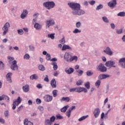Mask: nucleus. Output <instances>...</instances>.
Returning <instances> with one entry per match:
<instances>
[{"instance_id":"5701e85b","label":"nucleus","mask_w":125,"mask_h":125,"mask_svg":"<svg viewBox=\"0 0 125 125\" xmlns=\"http://www.w3.org/2000/svg\"><path fill=\"white\" fill-rule=\"evenodd\" d=\"M24 125H34V124L28 120L27 119H24L23 121Z\"/></svg>"},{"instance_id":"1a4fd4ad","label":"nucleus","mask_w":125,"mask_h":125,"mask_svg":"<svg viewBox=\"0 0 125 125\" xmlns=\"http://www.w3.org/2000/svg\"><path fill=\"white\" fill-rule=\"evenodd\" d=\"M108 6L112 9L117 5V0H112L107 3Z\"/></svg>"},{"instance_id":"dca6fc26","label":"nucleus","mask_w":125,"mask_h":125,"mask_svg":"<svg viewBox=\"0 0 125 125\" xmlns=\"http://www.w3.org/2000/svg\"><path fill=\"white\" fill-rule=\"evenodd\" d=\"M28 13V10L26 9L23 10L22 13L21 15V19H25V18L27 17Z\"/></svg>"},{"instance_id":"ea45409f","label":"nucleus","mask_w":125,"mask_h":125,"mask_svg":"<svg viewBox=\"0 0 125 125\" xmlns=\"http://www.w3.org/2000/svg\"><path fill=\"white\" fill-rule=\"evenodd\" d=\"M55 35V34L53 33V34H48V38H49L50 39H51V40H54V35Z\"/></svg>"},{"instance_id":"f8f14e48","label":"nucleus","mask_w":125,"mask_h":125,"mask_svg":"<svg viewBox=\"0 0 125 125\" xmlns=\"http://www.w3.org/2000/svg\"><path fill=\"white\" fill-rule=\"evenodd\" d=\"M104 52L107 54V55H109V56H112L113 55V51L111 50V48L109 47H107L104 50Z\"/></svg>"},{"instance_id":"774afa93","label":"nucleus","mask_w":125,"mask_h":125,"mask_svg":"<svg viewBox=\"0 0 125 125\" xmlns=\"http://www.w3.org/2000/svg\"><path fill=\"white\" fill-rule=\"evenodd\" d=\"M11 76H12V73H8L7 75H6V78H11Z\"/></svg>"},{"instance_id":"423d86ee","label":"nucleus","mask_w":125,"mask_h":125,"mask_svg":"<svg viewBox=\"0 0 125 125\" xmlns=\"http://www.w3.org/2000/svg\"><path fill=\"white\" fill-rule=\"evenodd\" d=\"M21 98H20V97H19L17 100L13 101L12 107L13 110H15V109H16V106H18V105L21 103Z\"/></svg>"},{"instance_id":"a19ab883","label":"nucleus","mask_w":125,"mask_h":125,"mask_svg":"<svg viewBox=\"0 0 125 125\" xmlns=\"http://www.w3.org/2000/svg\"><path fill=\"white\" fill-rule=\"evenodd\" d=\"M77 72L78 73V76L79 77H81L83 74V71L82 70H77Z\"/></svg>"},{"instance_id":"0e129e2a","label":"nucleus","mask_w":125,"mask_h":125,"mask_svg":"<svg viewBox=\"0 0 125 125\" xmlns=\"http://www.w3.org/2000/svg\"><path fill=\"white\" fill-rule=\"evenodd\" d=\"M36 87H37V88H39V89H41V88H42V84H38L36 85Z\"/></svg>"},{"instance_id":"c9c22d12","label":"nucleus","mask_w":125,"mask_h":125,"mask_svg":"<svg viewBox=\"0 0 125 125\" xmlns=\"http://www.w3.org/2000/svg\"><path fill=\"white\" fill-rule=\"evenodd\" d=\"M56 120H62L64 119L63 116H61L60 114H58L56 116Z\"/></svg>"},{"instance_id":"09e8293b","label":"nucleus","mask_w":125,"mask_h":125,"mask_svg":"<svg viewBox=\"0 0 125 125\" xmlns=\"http://www.w3.org/2000/svg\"><path fill=\"white\" fill-rule=\"evenodd\" d=\"M116 33H117L118 35H120V34H123V29H117V30H116Z\"/></svg>"},{"instance_id":"bf43d9fd","label":"nucleus","mask_w":125,"mask_h":125,"mask_svg":"<svg viewBox=\"0 0 125 125\" xmlns=\"http://www.w3.org/2000/svg\"><path fill=\"white\" fill-rule=\"evenodd\" d=\"M4 100H6L7 102H9V97L5 95H4Z\"/></svg>"},{"instance_id":"338daca9","label":"nucleus","mask_w":125,"mask_h":125,"mask_svg":"<svg viewBox=\"0 0 125 125\" xmlns=\"http://www.w3.org/2000/svg\"><path fill=\"white\" fill-rule=\"evenodd\" d=\"M38 109L41 111V112H42L43 111V106H38Z\"/></svg>"},{"instance_id":"4468645a","label":"nucleus","mask_w":125,"mask_h":125,"mask_svg":"<svg viewBox=\"0 0 125 125\" xmlns=\"http://www.w3.org/2000/svg\"><path fill=\"white\" fill-rule=\"evenodd\" d=\"M44 100L46 102H50L52 101V96H50L49 95H45L44 97Z\"/></svg>"},{"instance_id":"f257e3e1","label":"nucleus","mask_w":125,"mask_h":125,"mask_svg":"<svg viewBox=\"0 0 125 125\" xmlns=\"http://www.w3.org/2000/svg\"><path fill=\"white\" fill-rule=\"evenodd\" d=\"M64 59L66 62H73L74 61L77 62L78 61V57L77 56L73 57L70 53L66 52L64 55Z\"/></svg>"},{"instance_id":"4c0bfd02","label":"nucleus","mask_w":125,"mask_h":125,"mask_svg":"<svg viewBox=\"0 0 125 125\" xmlns=\"http://www.w3.org/2000/svg\"><path fill=\"white\" fill-rule=\"evenodd\" d=\"M56 119V117L54 116H52L50 118V121L51 123H54L55 122V120Z\"/></svg>"},{"instance_id":"c85d7f7f","label":"nucleus","mask_w":125,"mask_h":125,"mask_svg":"<svg viewBox=\"0 0 125 125\" xmlns=\"http://www.w3.org/2000/svg\"><path fill=\"white\" fill-rule=\"evenodd\" d=\"M51 65L53 66V69L55 71H56V70H57V69H58V66L57 65V63H56V62H52Z\"/></svg>"},{"instance_id":"58836bf2","label":"nucleus","mask_w":125,"mask_h":125,"mask_svg":"<svg viewBox=\"0 0 125 125\" xmlns=\"http://www.w3.org/2000/svg\"><path fill=\"white\" fill-rule=\"evenodd\" d=\"M101 84V81L100 80H99L97 81L95 83V86H98V87H99V86H100Z\"/></svg>"},{"instance_id":"6ab92c4d","label":"nucleus","mask_w":125,"mask_h":125,"mask_svg":"<svg viewBox=\"0 0 125 125\" xmlns=\"http://www.w3.org/2000/svg\"><path fill=\"white\" fill-rule=\"evenodd\" d=\"M107 78H110V75L107 74H100L99 77V80H104L107 79Z\"/></svg>"},{"instance_id":"473e14b6","label":"nucleus","mask_w":125,"mask_h":125,"mask_svg":"<svg viewBox=\"0 0 125 125\" xmlns=\"http://www.w3.org/2000/svg\"><path fill=\"white\" fill-rule=\"evenodd\" d=\"M86 75L88 77H91L93 75V72L91 70H88L86 72Z\"/></svg>"},{"instance_id":"6e6d98bb","label":"nucleus","mask_w":125,"mask_h":125,"mask_svg":"<svg viewBox=\"0 0 125 125\" xmlns=\"http://www.w3.org/2000/svg\"><path fill=\"white\" fill-rule=\"evenodd\" d=\"M29 49L31 51H35V47L33 45L29 46Z\"/></svg>"},{"instance_id":"f704fd0d","label":"nucleus","mask_w":125,"mask_h":125,"mask_svg":"<svg viewBox=\"0 0 125 125\" xmlns=\"http://www.w3.org/2000/svg\"><path fill=\"white\" fill-rule=\"evenodd\" d=\"M4 69V64L1 61H0V70H3Z\"/></svg>"},{"instance_id":"603ef678","label":"nucleus","mask_w":125,"mask_h":125,"mask_svg":"<svg viewBox=\"0 0 125 125\" xmlns=\"http://www.w3.org/2000/svg\"><path fill=\"white\" fill-rule=\"evenodd\" d=\"M60 42L62 43V44H64L66 42L65 41V37H63L62 40L60 41Z\"/></svg>"},{"instance_id":"412c9836","label":"nucleus","mask_w":125,"mask_h":125,"mask_svg":"<svg viewBox=\"0 0 125 125\" xmlns=\"http://www.w3.org/2000/svg\"><path fill=\"white\" fill-rule=\"evenodd\" d=\"M22 90H23L24 92H28L29 90H30V86L28 84H26L22 87Z\"/></svg>"},{"instance_id":"9b49d317","label":"nucleus","mask_w":125,"mask_h":125,"mask_svg":"<svg viewBox=\"0 0 125 125\" xmlns=\"http://www.w3.org/2000/svg\"><path fill=\"white\" fill-rule=\"evenodd\" d=\"M17 61L16 60H14L12 62V65L11 66V70L13 71H16L18 70V66H17Z\"/></svg>"},{"instance_id":"a211bd4d","label":"nucleus","mask_w":125,"mask_h":125,"mask_svg":"<svg viewBox=\"0 0 125 125\" xmlns=\"http://www.w3.org/2000/svg\"><path fill=\"white\" fill-rule=\"evenodd\" d=\"M64 71L65 73H66V74H68V75L74 73V69L72 67L65 68Z\"/></svg>"},{"instance_id":"72a5a7b5","label":"nucleus","mask_w":125,"mask_h":125,"mask_svg":"<svg viewBox=\"0 0 125 125\" xmlns=\"http://www.w3.org/2000/svg\"><path fill=\"white\" fill-rule=\"evenodd\" d=\"M103 21L104 22V23H109V19H108V18L107 17H102Z\"/></svg>"},{"instance_id":"13d9d810","label":"nucleus","mask_w":125,"mask_h":125,"mask_svg":"<svg viewBox=\"0 0 125 125\" xmlns=\"http://www.w3.org/2000/svg\"><path fill=\"white\" fill-rule=\"evenodd\" d=\"M70 92H77L76 88H72L69 89Z\"/></svg>"},{"instance_id":"e2e57ef3","label":"nucleus","mask_w":125,"mask_h":125,"mask_svg":"<svg viewBox=\"0 0 125 125\" xmlns=\"http://www.w3.org/2000/svg\"><path fill=\"white\" fill-rule=\"evenodd\" d=\"M36 101L37 104H41V103H42V100H41V99H37L36 100Z\"/></svg>"},{"instance_id":"0eeeda50","label":"nucleus","mask_w":125,"mask_h":125,"mask_svg":"<svg viewBox=\"0 0 125 125\" xmlns=\"http://www.w3.org/2000/svg\"><path fill=\"white\" fill-rule=\"evenodd\" d=\"M97 69L100 72H107V68L104 66L103 63H100L97 67Z\"/></svg>"},{"instance_id":"5fc2aeb1","label":"nucleus","mask_w":125,"mask_h":125,"mask_svg":"<svg viewBox=\"0 0 125 125\" xmlns=\"http://www.w3.org/2000/svg\"><path fill=\"white\" fill-rule=\"evenodd\" d=\"M18 34H19V35H23V34H24V32L22 29H19L18 30Z\"/></svg>"},{"instance_id":"69168bd1","label":"nucleus","mask_w":125,"mask_h":125,"mask_svg":"<svg viewBox=\"0 0 125 125\" xmlns=\"http://www.w3.org/2000/svg\"><path fill=\"white\" fill-rule=\"evenodd\" d=\"M8 114H9L8 110H6L4 112L5 117H8Z\"/></svg>"},{"instance_id":"9d476101","label":"nucleus","mask_w":125,"mask_h":125,"mask_svg":"<svg viewBox=\"0 0 125 125\" xmlns=\"http://www.w3.org/2000/svg\"><path fill=\"white\" fill-rule=\"evenodd\" d=\"M83 14H85V11L81 9V8H79L78 10L73 14V15H78L79 16H81V15H83Z\"/></svg>"},{"instance_id":"864d4df0","label":"nucleus","mask_w":125,"mask_h":125,"mask_svg":"<svg viewBox=\"0 0 125 125\" xmlns=\"http://www.w3.org/2000/svg\"><path fill=\"white\" fill-rule=\"evenodd\" d=\"M89 4H90V5H94V4H95V0H92L90 1H89Z\"/></svg>"},{"instance_id":"b1692460","label":"nucleus","mask_w":125,"mask_h":125,"mask_svg":"<svg viewBox=\"0 0 125 125\" xmlns=\"http://www.w3.org/2000/svg\"><path fill=\"white\" fill-rule=\"evenodd\" d=\"M67 49H70L71 50H72V48L68 45L64 44L62 46V50L64 51L67 50Z\"/></svg>"},{"instance_id":"8fccbe9b","label":"nucleus","mask_w":125,"mask_h":125,"mask_svg":"<svg viewBox=\"0 0 125 125\" xmlns=\"http://www.w3.org/2000/svg\"><path fill=\"white\" fill-rule=\"evenodd\" d=\"M82 25V23L81 22L78 21L76 23V28H81V26Z\"/></svg>"},{"instance_id":"20e7f679","label":"nucleus","mask_w":125,"mask_h":125,"mask_svg":"<svg viewBox=\"0 0 125 125\" xmlns=\"http://www.w3.org/2000/svg\"><path fill=\"white\" fill-rule=\"evenodd\" d=\"M46 29H49L50 27L55 25V21L52 18L46 20L45 21Z\"/></svg>"},{"instance_id":"393cba45","label":"nucleus","mask_w":125,"mask_h":125,"mask_svg":"<svg viewBox=\"0 0 125 125\" xmlns=\"http://www.w3.org/2000/svg\"><path fill=\"white\" fill-rule=\"evenodd\" d=\"M38 68L40 71H42V72L45 71V67H44L42 64L38 65Z\"/></svg>"},{"instance_id":"de8ad7c7","label":"nucleus","mask_w":125,"mask_h":125,"mask_svg":"<svg viewBox=\"0 0 125 125\" xmlns=\"http://www.w3.org/2000/svg\"><path fill=\"white\" fill-rule=\"evenodd\" d=\"M89 84V82H87L84 84L85 88H87V89H89V88L90 87V85Z\"/></svg>"},{"instance_id":"4d7b16f0","label":"nucleus","mask_w":125,"mask_h":125,"mask_svg":"<svg viewBox=\"0 0 125 125\" xmlns=\"http://www.w3.org/2000/svg\"><path fill=\"white\" fill-rule=\"evenodd\" d=\"M51 58V57L50 56V55L49 54H47L46 56V59L47 60V61H49Z\"/></svg>"},{"instance_id":"3c124183","label":"nucleus","mask_w":125,"mask_h":125,"mask_svg":"<svg viewBox=\"0 0 125 125\" xmlns=\"http://www.w3.org/2000/svg\"><path fill=\"white\" fill-rule=\"evenodd\" d=\"M53 95L54 97H56L57 96V90H54L52 92Z\"/></svg>"},{"instance_id":"a18cd8bd","label":"nucleus","mask_w":125,"mask_h":125,"mask_svg":"<svg viewBox=\"0 0 125 125\" xmlns=\"http://www.w3.org/2000/svg\"><path fill=\"white\" fill-rule=\"evenodd\" d=\"M83 81L82 80H80L76 82L77 85H82L83 84Z\"/></svg>"},{"instance_id":"052dcab7","label":"nucleus","mask_w":125,"mask_h":125,"mask_svg":"<svg viewBox=\"0 0 125 125\" xmlns=\"http://www.w3.org/2000/svg\"><path fill=\"white\" fill-rule=\"evenodd\" d=\"M0 123L2 125H4L5 124V121L4 119L0 118Z\"/></svg>"},{"instance_id":"a878e982","label":"nucleus","mask_w":125,"mask_h":125,"mask_svg":"<svg viewBox=\"0 0 125 125\" xmlns=\"http://www.w3.org/2000/svg\"><path fill=\"white\" fill-rule=\"evenodd\" d=\"M39 79V77L37 74H33L30 76V79L31 81H34V80H38Z\"/></svg>"},{"instance_id":"680f3d73","label":"nucleus","mask_w":125,"mask_h":125,"mask_svg":"<svg viewBox=\"0 0 125 125\" xmlns=\"http://www.w3.org/2000/svg\"><path fill=\"white\" fill-rule=\"evenodd\" d=\"M110 27L111 29H112L113 30H114V29L116 28V25H115V24L111 23H110Z\"/></svg>"},{"instance_id":"49530a36","label":"nucleus","mask_w":125,"mask_h":125,"mask_svg":"<svg viewBox=\"0 0 125 125\" xmlns=\"http://www.w3.org/2000/svg\"><path fill=\"white\" fill-rule=\"evenodd\" d=\"M72 111H71L70 110H69L68 109V110L66 112V116H67V117H68V118H70V117H71V112Z\"/></svg>"},{"instance_id":"ddd939ff","label":"nucleus","mask_w":125,"mask_h":125,"mask_svg":"<svg viewBox=\"0 0 125 125\" xmlns=\"http://www.w3.org/2000/svg\"><path fill=\"white\" fill-rule=\"evenodd\" d=\"M93 115L95 119H97L100 115V109L99 108H95L93 111Z\"/></svg>"},{"instance_id":"39448f33","label":"nucleus","mask_w":125,"mask_h":125,"mask_svg":"<svg viewBox=\"0 0 125 125\" xmlns=\"http://www.w3.org/2000/svg\"><path fill=\"white\" fill-rule=\"evenodd\" d=\"M10 28V24L9 22H6L2 28L3 32V36H5L8 33V29Z\"/></svg>"},{"instance_id":"c03bdc74","label":"nucleus","mask_w":125,"mask_h":125,"mask_svg":"<svg viewBox=\"0 0 125 125\" xmlns=\"http://www.w3.org/2000/svg\"><path fill=\"white\" fill-rule=\"evenodd\" d=\"M82 31L79 30L77 28H76L73 31V34H78L79 33H81Z\"/></svg>"},{"instance_id":"7c9ffc66","label":"nucleus","mask_w":125,"mask_h":125,"mask_svg":"<svg viewBox=\"0 0 125 125\" xmlns=\"http://www.w3.org/2000/svg\"><path fill=\"white\" fill-rule=\"evenodd\" d=\"M68 108H69V105H66L61 109V111L62 113H65V112L67 111V109H68Z\"/></svg>"},{"instance_id":"aec40b11","label":"nucleus","mask_w":125,"mask_h":125,"mask_svg":"<svg viewBox=\"0 0 125 125\" xmlns=\"http://www.w3.org/2000/svg\"><path fill=\"white\" fill-rule=\"evenodd\" d=\"M51 86L53 88H55L57 86L56 85V81L55 79H53L50 82Z\"/></svg>"},{"instance_id":"79ce46f5","label":"nucleus","mask_w":125,"mask_h":125,"mask_svg":"<svg viewBox=\"0 0 125 125\" xmlns=\"http://www.w3.org/2000/svg\"><path fill=\"white\" fill-rule=\"evenodd\" d=\"M102 8H103V5L100 4L98 6H97L96 9V10H100V9H102Z\"/></svg>"},{"instance_id":"4be33fe9","label":"nucleus","mask_w":125,"mask_h":125,"mask_svg":"<svg viewBox=\"0 0 125 125\" xmlns=\"http://www.w3.org/2000/svg\"><path fill=\"white\" fill-rule=\"evenodd\" d=\"M34 28L36 30L40 31V30H42V25L40 24L39 23H35L34 24Z\"/></svg>"},{"instance_id":"37998d69","label":"nucleus","mask_w":125,"mask_h":125,"mask_svg":"<svg viewBox=\"0 0 125 125\" xmlns=\"http://www.w3.org/2000/svg\"><path fill=\"white\" fill-rule=\"evenodd\" d=\"M24 59L26 60H29L30 59V55L29 54H25L23 57Z\"/></svg>"},{"instance_id":"f03ea898","label":"nucleus","mask_w":125,"mask_h":125,"mask_svg":"<svg viewBox=\"0 0 125 125\" xmlns=\"http://www.w3.org/2000/svg\"><path fill=\"white\" fill-rule=\"evenodd\" d=\"M68 5L71 8L72 14L76 12L79 8H81V4L78 3L69 2L68 3Z\"/></svg>"},{"instance_id":"7ed1b4c3","label":"nucleus","mask_w":125,"mask_h":125,"mask_svg":"<svg viewBox=\"0 0 125 125\" xmlns=\"http://www.w3.org/2000/svg\"><path fill=\"white\" fill-rule=\"evenodd\" d=\"M43 6L48 10H50V9L54 8L55 6V3L53 1H48L43 3Z\"/></svg>"},{"instance_id":"2eb2a0df","label":"nucleus","mask_w":125,"mask_h":125,"mask_svg":"<svg viewBox=\"0 0 125 125\" xmlns=\"http://www.w3.org/2000/svg\"><path fill=\"white\" fill-rule=\"evenodd\" d=\"M85 92L86 93L87 92V89L84 87H77L76 88V92H78L79 93L81 92Z\"/></svg>"},{"instance_id":"f3484780","label":"nucleus","mask_w":125,"mask_h":125,"mask_svg":"<svg viewBox=\"0 0 125 125\" xmlns=\"http://www.w3.org/2000/svg\"><path fill=\"white\" fill-rule=\"evenodd\" d=\"M119 63L121 65L122 68L125 69V58H121L119 61Z\"/></svg>"},{"instance_id":"bb28decb","label":"nucleus","mask_w":125,"mask_h":125,"mask_svg":"<svg viewBox=\"0 0 125 125\" xmlns=\"http://www.w3.org/2000/svg\"><path fill=\"white\" fill-rule=\"evenodd\" d=\"M45 125H52V123L48 119H46L44 121Z\"/></svg>"},{"instance_id":"c756f323","label":"nucleus","mask_w":125,"mask_h":125,"mask_svg":"<svg viewBox=\"0 0 125 125\" xmlns=\"http://www.w3.org/2000/svg\"><path fill=\"white\" fill-rule=\"evenodd\" d=\"M101 119L102 120H103V119L107 120V119H108V115H105V113H104V112H103L101 115Z\"/></svg>"},{"instance_id":"2f4dec72","label":"nucleus","mask_w":125,"mask_h":125,"mask_svg":"<svg viewBox=\"0 0 125 125\" xmlns=\"http://www.w3.org/2000/svg\"><path fill=\"white\" fill-rule=\"evenodd\" d=\"M117 16L119 17H125V12H120L118 14H117Z\"/></svg>"},{"instance_id":"cd10ccee","label":"nucleus","mask_w":125,"mask_h":125,"mask_svg":"<svg viewBox=\"0 0 125 125\" xmlns=\"http://www.w3.org/2000/svg\"><path fill=\"white\" fill-rule=\"evenodd\" d=\"M61 101H62H62H65V102H69V101H70V98L69 97H62L61 100Z\"/></svg>"},{"instance_id":"6e6552de","label":"nucleus","mask_w":125,"mask_h":125,"mask_svg":"<svg viewBox=\"0 0 125 125\" xmlns=\"http://www.w3.org/2000/svg\"><path fill=\"white\" fill-rule=\"evenodd\" d=\"M116 62L113 61H109L106 62L105 65L106 67H108V68H116V65H115Z\"/></svg>"},{"instance_id":"e433bc0d","label":"nucleus","mask_w":125,"mask_h":125,"mask_svg":"<svg viewBox=\"0 0 125 125\" xmlns=\"http://www.w3.org/2000/svg\"><path fill=\"white\" fill-rule=\"evenodd\" d=\"M87 117H88V115L82 116L81 118L78 119V121L79 122H82V121H83L84 120H85L86 118H87Z\"/></svg>"}]
</instances>
